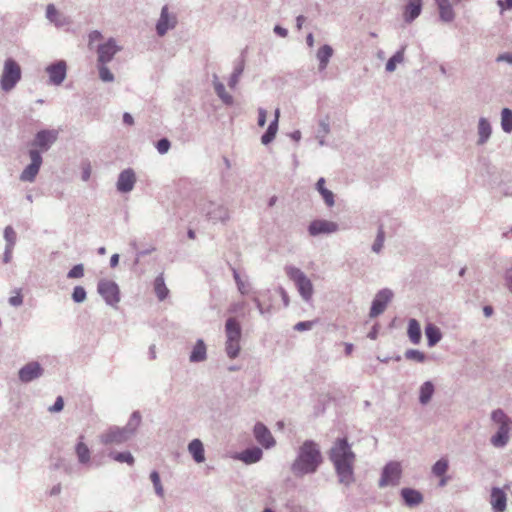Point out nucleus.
Returning <instances> with one entry per match:
<instances>
[{"instance_id":"4d7b16f0","label":"nucleus","mask_w":512,"mask_h":512,"mask_svg":"<svg viewBox=\"0 0 512 512\" xmlns=\"http://www.w3.org/2000/svg\"><path fill=\"white\" fill-rule=\"evenodd\" d=\"M84 276V266L83 264L74 265L67 273V278L69 279H79Z\"/></svg>"},{"instance_id":"79ce46f5","label":"nucleus","mask_w":512,"mask_h":512,"mask_svg":"<svg viewBox=\"0 0 512 512\" xmlns=\"http://www.w3.org/2000/svg\"><path fill=\"white\" fill-rule=\"evenodd\" d=\"M108 457L119 463H127L130 466H132L135 462L133 455L129 451H110L108 453Z\"/></svg>"},{"instance_id":"69168bd1","label":"nucleus","mask_w":512,"mask_h":512,"mask_svg":"<svg viewBox=\"0 0 512 512\" xmlns=\"http://www.w3.org/2000/svg\"><path fill=\"white\" fill-rule=\"evenodd\" d=\"M22 303H23V297L20 294H17L15 296H11L9 298V304L11 306L18 307V306L22 305Z\"/></svg>"},{"instance_id":"864d4df0","label":"nucleus","mask_w":512,"mask_h":512,"mask_svg":"<svg viewBox=\"0 0 512 512\" xmlns=\"http://www.w3.org/2000/svg\"><path fill=\"white\" fill-rule=\"evenodd\" d=\"M150 480L153 483L155 493L158 496L163 497L164 496V489H163V486L161 484L160 475H159V473L156 470H153L150 473Z\"/></svg>"},{"instance_id":"7ed1b4c3","label":"nucleus","mask_w":512,"mask_h":512,"mask_svg":"<svg viewBox=\"0 0 512 512\" xmlns=\"http://www.w3.org/2000/svg\"><path fill=\"white\" fill-rule=\"evenodd\" d=\"M141 420L142 416L139 411L132 412L124 427L112 426L102 433L100 436L101 443L104 445L125 443L135 435Z\"/></svg>"},{"instance_id":"bb28decb","label":"nucleus","mask_w":512,"mask_h":512,"mask_svg":"<svg viewBox=\"0 0 512 512\" xmlns=\"http://www.w3.org/2000/svg\"><path fill=\"white\" fill-rule=\"evenodd\" d=\"M245 68V59H244V52L241 53V56L235 61L234 69L232 74L230 75V78L228 80V86L231 89H235L241 75L243 74Z\"/></svg>"},{"instance_id":"c9c22d12","label":"nucleus","mask_w":512,"mask_h":512,"mask_svg":"<svg viewBox=\"0 0 512 512\" xmlns=\"http://www.w3.org/2000/svg\"><path fill=\"white\" fill-rule=\"evenodd\" d=\"M333 55V49L330 45L325 44L321 46L317 52V59L319 61V71H324Z\"/></svg>"},{"instance_id":"ea45409f","label":"nucleus","mask_w":512,"mask_h":512,"mask_svg":"<svg viewBox=\"0 0 512 512\" xmlns=\"http://www.w3.org/2000/svg\"><path fill=\"white\" fill-rule=\"evenodd\" d=\"M154 290L157 298L163 301L167 298L169 290L166 287L165 280L162 274L158 275L154 280Z\"/></svg>"},{"instance_id":"774afa93","label":"nucleus","mask_w":512,"mask_h":512,"mask_svg":"<svg viewBox=\"0 0 512 512\" xmlns=\"http://www.w3.org/2000/svg\"><path fill=\"white\" fill-rule=\"evenodd\" d=\"M505 282H506L507 288L512 293V268L506 270V272H505Z\"/></svg>"},{"instance_id":"c85d7f7f","label":"nucleus","mask_w":512,"mask_h":512,"mask_svg":"<svg viewBox=\"0 0 512 512\" xmlns=\"http://www.w3.org/2000/svg\"><path fill=\"white\" fill-rule=\"evenodd\" d=\"M84 437L80 436L77 444L75 445V454L78 462L81 465H88L91 460V451L89 447L83 442Z\"/></svg>"},{"instance_id":"aec40b11","label":"nucleus","mask_w":512,"mask_h":512,"mask_svg":"<svg viewBox=\"0 0 512 512\" xmlns=\"http://www.w3.org/2000/svg\"><path fill=\"white\" fill-rule=\"evenodd\" d=\"M489 503L493 512H504L507 508V496L503 489L492 487Z\"/></svg>"},{"instance_id":"cd10ccee","label":"nucleus","mask_w":512,"mask_h":512,"mask_svg":"<svg viewBox=\"0 0 512 512\" xmlns=\"http://www.w3.org/2000/svg\"><path fill=\"white\" fill-rule=\"evenodd\" d=\"M510 426H499L497 432L491 437L490 442L496 448H503L509 441Z\"/></svg>"},{"instance_id":"7c9ffc66","label":"nucleus","mask_w":512,"mask_h":512,"mask_svg":"<svg viewBox=\"0 0 512 512\" xmlns=\"http://www.w3.org/2000/svg\"><path fill=\"white\" fill-rule=\"evenodd\" d=\"M46 18L56 27H63L68 24L67 18L59 13L54 4L47 5Z\"/></svg>"},{"instance_id":"58836bf2","label":"nucleus","mask_w":512,"mask_h":512,"mask_svg":"<svg viewBox=\"0 0 512 512\" xmlns=\"http://www.w3.org/2000/svg\"><path fill=\"white\" fill-rule=\"evenodd\" d=\"M330 132V123L328 117L321 119L318 123V129L316 132V139L320 146L326 145L325 137Z\"/></svg>"},{"instance_id":"412c9836","label":"nucleus","mask_w":512,"mask_h":512,"mask_svg":"<svg viewBox=\"0 0 512 512\" xmlns=\"http://www.w3.org/2000/svg\"><path fill=\"white\" fill-rule=\"evenodd\" d=\"M226 340L236 342L241 340L242 328L240 323L234 317H229L225 322Z\"/></svg>"},{"instance_id":"1a4fd4ad","label":"nucleus","mask_w":512,"mask_h":512,"mask_svg":"<svg viewBox=\"0 0 512 512\" xmlns=\"http://www.w3.org/2000/svg\"><path fill=\"white\" fill-rule=\"evenodd\" d=\"M402 467L398 461H389L382 468L379 487L384 488L388 485H396L401 477Z\"/></svg>"},{"instance_id":"e2e57ef3","label":"nucleus","mask_w":512,"mask_h":512,"mask_svg":"<svg viewBox=\"0 0 512 512\" xmlns=\"http://www.w3.org/2000/svg\"><path fill=\"white\" fill-rule=\"evenodd\" d=\"M258 125L264 127L267 122V111L264 108L258 109Z\"/></svg>"},{"instance_id":"20e7f679","label":"nucleus","mask_w":512,"mask_h":512,"mask_svg":"<svg viewBox=\"0 0 512 512\" xmlns=\"http://www.w3.org/2000/svg\"><path fill=\"white\" fill-rule=\"evenodd\" d=\"M285 272L292 280L304 301L309 302L313 295V284L305 273L295 266H286Z\"/></svg>"},{"instance_id":"2f4dec72","label":"nucleus","mask_w":512,"mask_h":512,"mask_svg":"<svg viewBox=\"0 0 512 512\" xmlns=\"http://www.w3.org/2000/svg\"><path fill=\"white\" fill-rule=\"evenodd\" d=\"M188 451L196 463H202L205 461V451L201 440L193 439L188 444Z\"/></svg>"},{"instance_id":"0e129e2a","label":"nucleus","mask_w":512,"mask_h":512,"mask_svg":"<svg viewBox=\"0 0 512 512\" xmlns=\"http://www.w3.org/2000/svg\"><path fill=\"white\" fill-rule=\"evenodd\" d=\"M250 284L245 281H241L237 284V289L242 295H247L250 292Z\"/></svg>"},{"instance_id":"2eb2a0df","label":"nucleus","mask_w":512,"mask_h":512,"mask_svg":"<svg viewBox=\"0 0 512 512\" xmlns=\"http://www.w3.org/2000/svg\"><path fill=\"white\" fill-rule=\"evenodd\" d=\"M44 373L43 367L37 361H31L25 364L18 371V378L22 383H30L40 378Z\"/></svg>"},{"instance_id":"052dcab7","label":"nucleus","mask_w":512,"mask_h":512,"mask_svg":"<svg viewBox=\"0 0 512 512\" xmlns=\"http://www.w3.org/2000/svg\"><path fill=\"white\" fill-rule=\"evenodd\" d=\"M246 306L244 301L234 302L229 306L228 312L231 314H239L241 313Z\"/></svg>"},{"instance_id":"473e14b6","label":"nucleus","mask_w":512,"mask_h":512,"mask_svg":"<svg viewBox=\"0 0 512 512\" xmlns=\"http://www.w3.org/2000/svg\"><path fill=\"white\" fill-rule=\"evenodd\" d=\"M491 133H492V128H491L490 122L486 118L481 117L478 122L479 138H478L477 144L478 145L485 144L489 140Z\"/></svg>"},{"instance_id":"09e8293b","label":"nucleus","mask_w":512,"mask_h":512,"mask_svg":"<svg viewBox=\"0 0 512 512\" xmlns=\"http://www.w3.org/2000/svg\"><path fill=\"white\" fill-rule=\"evenodd\" d=\"M384 241H385V231H384L383 225L381 224L378 227L377 235L374 240V243L371 246V250L374 253L379 254L383 249Z\"/></svg>"},{"instance_id":"9d476101","label":"nucleus","mask_w":512,"mask_h":512,"mask_svg":"<svg viewBox=\"0 0 512 512\" xmlns=\"http://www.w3.org/2000/svg\"><path fill=\"white\" fill-rule=\"evenodd\" d=\"M202 212L206 215L208 220L213 223L225 222L229 219V211L226 206L213 201H208L202 207Z\"/></svg>"},{"instance_id":"f704fd0d","label":"nucleus","mask_w":512,"mask_h":512,"mask_svg":"<svg viewBox=\"0 0 512 512\" xmlns=\"http://www.w3.org/2000/svg\"><path fill=\"white\" fill-rule=\"evenodd\" d=\"M407 335L413 344H419L422 337L421 326L418 320L411 318L408 322Z\"/></svg>"},{"instance_id":"4be33fe9","label":"nucleus","mask_w":512,"mask_h":512,"mask_svg":"<svg viewBox=\"0 0 512 512\" xmlns=\"http://www.w3.org/2000/svg\"><path fill=\"white\" fill-rule=\"evenodd\" d=\"M400 495L408 507H415L423 502V495L414 488H402Z\"/></svg>"},{"instance_id":"a18cd8bd","label":"nucleus","mask_w":512,"mask_h":512,"mask_svg":"<svg viewBox=\"0 0 512 512\" xmlns=\"http://www.w3.org/2000/svg\"><path fill=\"white\" fill-rule=\"evenodd\" d=\"M491 420L498 424L499 426H510L511 419L507 416V414L500 408L495 409L491 413Z\"/></svg>"},{"instance_id":"f257e3e1","label":"nucleus","mask_w":512,"mask_h":512,"mask_svg":"<svg viewBox=\"0 0 512 512\" xmlns=\"http://www.w3.org/2000/svg\"><path fill=\"white\" fill-rule=\"evenodd\" d=\"M328 456L334 466L338 482L345 487L351 486L355 482L356 455L347 438H337L330 448Z\"/></svg>"},{"instance_id":"393cba45","label":"nucleus","mask_w":512,"mask_h":512,"mask_svg":"<svg viewBox=\"0 0 512 512\" xmlns=\"http://www.w3.org/2000/svg\"><path fill=\"white\" fill-rule=\"evenodd\" d=\"M439 10V18L442 22L450 23L455 18V13L450 0H434Z\"/></svg>"},{"instance_id":"6e6d98bb","label":"nucleus","mask_w":512,"mask_h":512,"mask_svg":"<svg viewBox=\"0 0 512 512\" xmlns=\"http://www.w3.org/2000/svg\"><path fill=\"white\" fill-rule=\"evenodd\" d=\"M99 77L103 82H112L114 80V75L106 64H100Z\"/></svg>"},{"instance_id":"3c124183","label":"nucleus","mask_w":512,"mask_h":512,"mask_svg":"<svg viewBox=\"0 0 512 512\" xmlns=\"http://www.w3.org/2000/svg\"><path fill=\"white\" fill-rule=\"evenodd\" d=\"M240 349H241V346H240L239 341L231 342V341L226 340L225 351H226L227 356L230 359H235L236 357H238V355L240 353Z\"/></svg>"},{"instance_id":"423d86ee","label":"nucleus","mask_w":512,"mask_h":512,"mask_svg":"<svg viewBox=\"0 0 512 512\" xmlns=\"http://www.w3.org/2000/svg\"><path fill=\"white\" fill-rule=\"evenodd\" d=\"M97 292L107 305L117 308L121 297L119 286L115 281L108 279L99 280L97 284Z\"/></svg>"},{"instance_id":"dca6fc26","label":"nucleus","mask_w":512,"mask_h":512,"mask_svg":"<svg viewBox=\"0 0 512 512\" xmlns=\"http://www.w3.org/2000/svg\"><path fill=\"white\" fill-rule=\"evenodd\" d=\"M120 49L121 48L117 45L116 40L114 38H109L105 43L100 44L97 48L98 63H109Z\"/></svg>"},{"instance_id":"e433bc0d","label":"nucleus","mask_w":512,"mask_h":512,"mask_svg":"<svg viewBox=\"0 0 512 512\" xmlns=\"http://www.w3.org/2000/svg\"><path fill=\"white\" fill-rule=\"evenodd\" d=\"M213 78L214 89L217 96L225 105L231 106L234 103L233 96L226 92L224 84L218 81V76L216 74L213 75Z\"/></svg>"},{"instance_id":"a211bd4d","label":"nucleus","mask_w":512,"mask_h":512,"mask_svg":"<svg viewBox=\"0 0 512 512\" xmlns=\"http://www.w3.org/2000/svg\"><path fill=\"white\" fill-rule=\"evenodd\" d=\"M136 183V174L132 168L124 169L120 172L116 188L120 193H129L133 190Z\"/></svg>"},{"instance_id":"de8ad7c7","label":"nucleus","mask_w":512,"mask_h":512,"mask_svg":"<svg viewBox=\"0 0 512 512\" xmlns=\"http://www.w3.org/2000/svg\"><path fill=\"white\" fill-rule=\"evenodd\" d=\"M501 127L504 132H512V110L509 108H503L501 111Z\"/></svg>"},{"instance_id":"37998d69","label":"nucleus","mask_w":512,"mask_h":512,"mask_svg":"<svg viewBox=\"0 0 512 512\" xmlns=\"http://www.w3.org/2000/svg\"><path fill=\"white\" fill-rule=\"evenodd\" d=\"M51 468L55 470H62L67 475H72L74 472V464L66 458H57L55 462L51 464Z\"/></svg>"},{"instance_id":"9b49d317","label":"nucleus","mask_w":512,"mask_h":512,"mask_svg":"<svg viewBox=\"0 0 512 512\" xmlns=\"http://www.w3.org/2000/svg\"><path fill=\"white\" fill-rule=\"evenodd\" d=\"M392 298L393 292L390 289L384 288L379 290L372 301L369 316L375 318L382 314Z\"/></svg>"},{"instance_id":"4c0bfd02","label":"nucleus","mask_w":512,"mask_h":512,"mask_svg":"<svg viewBox=\"0 0 512 512\" xmlns=\"http://www.w3.org/2000/svg\"><path fill=\"white\" fill-rule=\"evenodd\" d=\"M434 390H435L434 384L431 381H425L420 386L419 402L422 405H426L431 400V398L434 394Z\"/></svg>"},{"instance_id":"f8f14e48","label":"nucleus","mask_w":512,"mask_h":512,"mask_svg":"<svg viewBox=\"0 0 512 512\" xmlns=\"http://www.w3.org/2000/svg\"><path fill=\"white\" fill-rule=\"evenodd\" d=\"M177 25V16L170 14L167 5L161 9L160 17L156 23V33L158 36L163 37L169 30H172Z\"/></svg>"},{"instance_id":"39448f33","label":"nucleus","mask_w":512,"mask_h":512,"mask_svg":"<svg viewBox=\"0 0 512 512\" xmlns=\"http://www.w3.org/2000/svg\"><path fill=\"white\" fill-rule=\"evenodd\" d=\"M21 74L20 65L13 58H7L0 80L2 90L6 92L12 90L20 81Z\"/></svg>"},{"instance_id":"a878e982","label":"nucleus","mask_w":512,"mask_h":512,"mask_svg":"<svg viewBox=\"0 0 512 512\" xmlns=\"http://www.w3.org/2000/svg\"><path fill=\"white\" fill-rule=\"evenodd\" d=\"M325 182V178L320 177L315 184V189L321 195L326 206L330 208L335 205V195L325 187Z\"/></svg>"},{"instance_id":"49530a36","label":"nucleus","mask_w":512,"mask_h":512,"mask_svg":"<svg viewBox=\"0 0 512 512\" xmlns=\"http://www.w3.org/2000/svg\"><path fill=\"white\" fill-rule=\"evenodd\" d=\"M448 468L449 461L442 457L433 464L431 471L434 476L442 477L447 473Z\"/></svg>"},{"instance_id":"13d9d810","label":"nucleus","mask_w":512,"mask_h":512,"mask_svg":"<svg viewBox=\"0 0 512 512\" xmlns=\"http://www.w3.org/2000/svg\"><path fill=\"white\" fill-rule=\"evenodd\" d=\"M171 143L167 138H162L157 141L156 148L160 154H165L169 151Z\"/></svg>"},{"instance_id":"0eeeda50","label":"nucleus","mask_w":512,"mask_h":512,"mask_svg":"<svg viewBox=\"0 0 512 512\" xmlns=\"http://www.w3.org/2000/svg\"><path fill=\"white\" fill-rule=\"evenodd\" d=\"M59 132L55 129H42L39 130L31 142V149H36L42 152H47L57 141Z\"/></svg>"},{"instance_id":"6e6552de","label":"nucleus","mask_w":512,"mask_h":512,"mask_svg":"<svg viewBox=\"0 0 512 512\" xmlns=\"http://www.w3.org/2000/svg\"><path fill=\"white\" fill-rule=\"evenodd\" d=\"M28 155L30 158V164H28L24 170L20 174V180L23 182H34L39 170L41 168V165L43 163L42 155L40 154V151L36 149H29Z\"/></svg>"},{"instance_id":"b1692460","label":"nucleus","mask_w":512,"mask_h":512,"mask_svg":"<svg viewBox=\"0 0 512 512\" xmlns=\"http://www.w3.org/2000/svg\"><path fill=\"white\" fill-rule=\"evenodd\" d=\"M207 359V347L203 339H198L189 355L191 363H201Z\"/></svg>"},{"instance_id":"5701e85b","label":"nucleus","mask_w":512,"mask_h":512,"mask_svg":"<svg viewBox=\"0 0 512 512\" xmlns=\"http://www.w3.org/2000/svg\"><path fill=\"white\" fill-rule=\"evenodd\" d=\"M422 11V0H409L403 12V18L406 23L413 22L419 17Z\"/></svg>"},{"instance_id":"f03ea898","label":"nucleus","mask_w":512,"mask_h":512,"mask_svg":"<svg viewBox=\"0 0 512 512\" xmlns=\"http://www.w3.org/2000/svg\"><path fill=\"white\" fill-rule=\"evenodd\" d=\"M323 462L319 445L313 440H305L299 447L297 456L291 464V472L297 478L314 474Z\"/></svg>"},{"instance_id":"bf43d9fd","label":"nucleus","mask_w":512,"mask_h":512,"mask_svg":"<svg viewBox=\"0 0 512 512\" xmlns=\"http://www.w3.org/2000/svg\"><path fill=\"white\" fill-rule=\"evenodd\" d=\"M64 408V400L62 396H58L52 406L48 408V411L51 413H58L62 411Z\"/></svg>"},{"instance_id":"6ab92c4d","label":"nucleus","mask_w":512,"mask_h":512,"mask_svg":"<svg viewBox=\"0 0 512 512\" xmlns=\"http://www.w3.org/2000/svg\"><path fill=\"white\" fill-rule=\"evenodd\" d=\"M270 299V290H261L253 293L252 301L258 309L259 313L264 317H269L273 313V305L271 303L265 304V299Z\"/></svg>"},{"instance_id":"680f3d73","label":"nucleus","mask_w":512,"mask_h":512,"mask_svg":"<svg viewBox=\"0 0 512 512\" xmlns=\"http://www.w3.org/2000/svg\"><path fill=\"white\" fill-rule=\"evenodd\" d=\"M313 325H314L313 321H301V322H298L294 326V329L296 331H308V330L312 329Z\"/></svg>"},{"instance_id":"ddd939ff","label":"nucleus","mask_w":512,"mask_h":512,"mask_svg":"<svg viewBox=\"0 0 512 512\" xmlns=\"http://www.w3.org/2000/svg\"><path fill=\"white\" fill-rule=\"evenodd\" d=\"M339 230V225L334 221L315 219L308 225L310 236L316 237L323 234H332Z\"/></svg>"},{"instance_id":"603ef678","label":"nucleus","mask_w":512,"mask_h":512,"mask_svg":"<svg viewBox=\"0 0 512 512\" xmlns=\"http://www.w3.org/2000/svg\"><path fill=\"white\" fill-rule=\"evenodd\" d=\"M72 300L77 303H83L87 299V292L83 286H75L71 294Z\"/></svg>"},{"instance_id":"a19ab883","label":"nucleus","mask_w":512,"mask_h":512,"mask_svg":"<svg viewBox=\"0 0 512 512\" xmlns=\"http://www.w3.org/2000/svg\"><path fill=\"white\" fill-rule=\"evenodd\" d=\"M405 46H402L401 49L396 51L387 61L385 70L387 72H393L396 69L397 64H400L404 61V52Z\"/></svg>"},{"instance_id":"338daca9","label":"nucleus","mask_w":512,"mask_h":512,"mask_svg":"<svg viewBox=\"0 0 512 512\" xmlns=\"http://www.w3.org/2000/svg\"><path fill=\"white\" fill-rule=\"evenodd\" d=\"M497 5L501 9V13L505 10L512 9V0H497Z\"/></svg>"},{"instance_id":"4468645a","label":"nucleus","mask_w":512,"mask_h":512,"mask_svg":"<svg viewBox=\"0 0 512 512\" xmlns=\"http://www.w3.org/2000/svg\"><path fill=\"white\" fill-rule=\"evenodd\" d=\"M46 73L49 76V83L51 85H61L67 75V65L64 60H58L46 67Z\"/></svg>"},{"instance_id":"f3484780","label":"nucleus","mask_w":512,"mask_h":512,"mask_svg":"<svg viewBox=\"0 0 512 512\" xmlns=\"http://www.w3.org/2000/svg\"><path fill=\"white\" fill-rule=\"evenodd\" d=\"M253 434L256 441L266 449H270L276 444L272 433L262 422H257L254 425Z\"/></svg>"},{"instance_id":"c756f323","label":"nucleus","mask_w":512,"mask_h":512,"mask_svg":"<svg viewBox=\"0 0 512 512\" xmlns=\"http://www.w3.org/2000/svg\"><path fill=\"white\" fill-rule=\"evenodd\" d=\"M262 456V449L257 446H254L242 451L239 455V459L243 461L245 464H254L260 461Z\"/></svg>"},{"instance_id":"8fccbe9b","label":"nucleus","mask_w":512,"mask_h":512,"mask_svg":"<svg viewBox=\"0 0 512 512\" xmlns=\"http://www.w3.org/2000/svg\"><path fill=\"white\" fill-rule=\"evenodd\" d=\"M405 358L407 360H413L419 363H423L426 361L427 356L424 352L417 350V349H408L405 351L404 354Z\"/></svg>"},{"instance_id":"5fc2aeb1","label":"nucleus","mask_w":512,"mask_h":512,"mask_svg":"<svg viewBox=\"0 0 512 512\" xmlns=\"http://www.w3.org/2000/svg\"><path fill=\"white\" fill-rule=\"evenodd\" d=\"M4 239L6 247H14L16 244L17 235L12 226H6L4 229Z\"/></svg>"},{"instance_id":"c03bdc74","label":"nucleus","mask_w":512,"mask_h":512,"mask_svg":"<svg viewBox=\"0 0 512 512\" xmlns=\"http://www.w3.org/2000/svg\"><path fill=\"white\" fill-rule=\"evenodd\" d=\"M277 131H278V120L277 119H273L270 122L267 130L261 136L262 144L268 145L269 143H271L275 139Z\"/></svg>"},{"instance_id":"72a5a7b5","label":"nucleus","mask_w":512,"mask_h":512,"mask_svg":"<svg viewBox=\"0 0 512 512\" xmlns=\"http://www.w3.org/2000/svg\"><path fill=\"white\" fill-rule=\"evenodd\" d=\"M425 335L427 338V345L430 348L434 347L442 338L441 330L433 323L426 325Z\"/></svg>"}]
</instances>
